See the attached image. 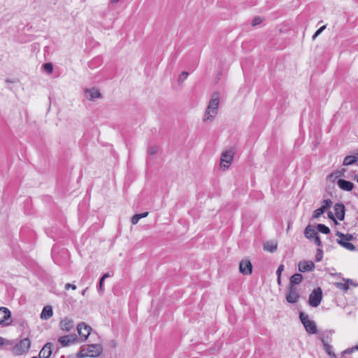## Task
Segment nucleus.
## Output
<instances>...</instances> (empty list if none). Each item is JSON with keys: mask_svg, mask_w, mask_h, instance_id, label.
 <instances>
[{"mask_svg": "<svg viewBox=\"0 0 358 358\" xmlns=\"http://www.w3.org/2000/svg\"><path fill=\"white\" fill-rule=\"evenodd\" d=\"M299 299V294L296 287L289 286V291L286 295V300L289 303H296Z\"/></svg>", "mask_w": 358, "mask_h": 358, "instance_id": "7", "label": "nucleus"}, {"mask_svg": "<svg viewBox=\"0 0 358 358\" xmlns=\"http://www.w3.org/2000/svg\"><path fill=\"white\" fill-rule=\"evenodd\" d=\"M189 76V73L187 72V71H182L180 75L178 77V82L180 83L184 82L185 80L187 79V78Z\"/></svg>", "mask_w": 358, "mask_h": 358, "instance_id": "31", "label": "nucleus"}, {"mask_svg": "<svg viewBox=\"0 0 358 358\" xmlns=\"http://www.w3.org/2000/svg\"><path fill=\"white\" fill-rule=\"evenodd\" d=\"M334 285L337 288L343 290L345 292H347L349 289L348 283H347L345 281L337 282H335Z\"/></svg>", "mask_w": 358, "mask_h": 358, "instance_id": "25", "label": "nucleus"}, {"mask_svg": "<svg viewBox=\"0 0 358 358\" xmlns=\"http://www.w3.org/2000/svg\"><path fill=\"white\" fill-rule=\"evenodd\" d=\"M355 350H357V345L353 348H348V349L345 350L343 353V354H351Z\"/></svg>", "mask_w": 358, "mask_h": 358, "instance_id": "35", "label": "nucleus"}, {"mask_svg": "<svg viewBox=\"0 0 358 358\" xmlns=\"http://www.w3.org/2000/svg\"><path fill=\"white\" fill-rule=\"evenodd\" d=\"M283 270H284V266H283L282 264H280V265L278 266V269H277V271H276V275H277L278 276H281V273H282V272L283 271Z\"/></svg>", "mask_w": 358, "mask_h": 358, "instance_id": "41", "label": "nucleus"}, {"mask_svg": "<svg viewBox=\"0 0 358 358\" xmlns=\"http://www.w3.org/2000/svg\"><path fill=\"white\" fill-rule=\"evenodd\" d=\"M278 285H280L281 284V276H278Z\"/></svg>", "mask_w": 358, "mask_h": 358, "instance_id": "47", "label": "nucleus"}, {"mask_svg": "<svg viewBox=\"0 0 358 358\" xmlns=\"http://www.w3.org/2000/svg\"><path fill=\"white\" fill-rule=\"evenodd\" d=\"M343 281H345L347 283H348V285H349V286H350V285H352V286H354V287H357V286H358V283H355V282H353V280H351V279H345V278H344V279H343Z\"/></svg>", "mask_w": 358, "mask_h": 358, "instance_id": "40", "label": "nucleus"}, {"mask_svg": "<svg viewBox=\"0 0 358 358\" xmlns=\"http://www.w3.org/2000/svg\"><path fill=\"white\" fill-rule=\"evenodd\" d=\"M336 217L342 221L345 218V206L341 203H337L334 206Z\"/></svg>", "mask_w": 358, "mask_h": 358, "instance_id": "14", "label": "nucleus"}, {"mask_svg": "<svg viewBox=\"0 0 358 358\" xmlns=\"http://www.w3.org/2000/svg\"><path fill=\"white\" fill-rule=\"evenodd\" d=\"M10 311L5 307L0 308V324H8V320L10 318Z\"/></svg>", "mask_w": 358, "mask_h": 358, "instance_id": "15", "label": "nucleus"}, {"mask_svg": "<svg viewBox=\"0 0 358 358\" xmlns=\"http://www.w3.org/2000/svg\"><path fill=\"white\" fill-rule=\"evenodd\" d=\"M328 217L330 219V220H332L335 224H338V222L336 221V216L334 215L333 213L331 211H329L328 213Z\"/></svg>", "mask_w": 358, "mask_h": 358, "instance_id": "38", "label": "nucleus"}, {"mask_svg": "<svg viewBox=\"0 0 358 358\" xmlns=\"http://www.w3.org/2000/svg\"><path fill=\"white\" fill-rule=\"evenodd\" d=\"M336 235L338 237H339L340 238H344L345 241H352L354 238L352 234H344L340 231H337Z\"/></svg>", "mask_w": 358, "mask_h": 358, "instance_id": "27", "label": "nucleus"}, {"mask_svg": "<svg viewBox=\"0 0 358 358\" xmlns=\"http://www.w3.org/2000/svg\"><path fill=\"white\" fill-rule=\"evenodd\" d=\"M3 344V338L0 337V345Z\"/></svg>", "mask_w": 358, "mask_h": 358, "instance_id": "49", "label": "nucleus"}, {"mask_svg": "<svg viewBox=\"0 0 358 358\" xmlns=\"http://www.w3.org/2000/svg\"><path fill=\"white\" fill-rule=\"evenodd\" d=\"M140 220V217H139V215L138 214H136L134 215L132 217H131V223L133 224H136L138 221Z\"/></svg>", "mask_w": 358, "mask_h": 358, "instance_id": "34", "label": "nucleus"}, {"mask_svg": "<svg viewBox=\"0 0 358 358\" xmlns=\"http://www.w3.org/2000/svg\"><path fill=\"white\" fill-rule=\"evenodd\" d=\"M43 69L48 73H52L53 71V66L51 63H45L43 64Z\"/></svg>", "mask_w": 358, "mask_h": 358, "instance_id": "30", "label": "nucleus"}, {"mask_svg": "<svg viewBox=\"0 0 358 358\" xmlns=\"http://www.w3.org/2000/svg\"><path fill=\"white\" fill-rule=\"evenodd\" d=\"M119 1H120V0H110V3H111L112 4H115V3H117Z\"/></svg>", "mask_w": 358, "mask_h": 358, "instance_id": "48", "label": "nucleus"}, {"mask_svg": "<svg viewBox=\"0 0 358 358\" xmlns=\"http://www.w3.org/2000/svg\"><path fill=\"white\" fill-rule=\"evenodd\" d=\"M263 20L260 17H255L252 21V26L255 27L256 25H258L262 22Z\"/></svg>", "mask_w": 358, "mask_h": 358, "instance_id": "33", "label": "nucleus"}, {"mask_svg": "<svg viewBox=\"0 0 358 358\" xmlns=\"http://www.w3.org/2000/svg\"><path fill=\"white\" fill-rule=\"evenodd\" d=\"M85 96L87 99L94 101L96 99L100 98L101 94L100 91L96 88L85 89L84 91Z\"/></svg>", "mask_w": 358, "mask_h": 358, "instance_id": "13", "label": "nucleus"}, {"mask_svg": "<svg viewBox=\"0 0 358 358\" xmlns=\"http://www.w3.org/2000/svg\"><path fill=\"white\" fill-rule=\"evenodd\" d=\"M322 299V291L320 287L315 289L309 295L308 304L311 307H317Z\"/></svg>", "mask_w": 358, "mask_h": 358, "instance_id": "4", "label": "nucleus"}, {"mask_svg": "<svg viewBox=\"0 0 358 358\" xmlns=\"http://www.w3.org/2000/svg\"><path fill=\"white\" fill-rule=\"evenodd\" d=\"M59 327L62 331L69 332L74 329L75 322L72 318L65 317L59 322Z\"/></svg>", "mask_w": 358, "mask_h": 358, "instance_id": "6", "label": "nucleus"}, {"mask_svg": "<svg viewBox=\"0 0 358 358\" xmlns=\"http://www.w3.org/2000/svg\"><path fill=\"white\" fill-rule=\"evenodd\" d=\"M239 271L243 275H250L252 271V266L250 260L243 259L240 262Z\"/></svg>", "mask_w": 358, "mask_h": 358, "instance_id": "10", "label": "nucleus"}, {"mask_svg": "<svg viewBox=\"0 0 358 358\" xmlns=\"http://www.w3.org/2000/svg\"><path fill=\"white\" fill-rule=\"evenodd\" d=\"M321 341L323 343L324 350L329 356H333L336 357V355L333 351V347L332 345L328 344L323 338H321Z\"/></svg>", "mask_w": 358, "mask_h": 358, "instance_id": "22", "label": "nucleus"}, {"mask_svg": "<svg viewBox=\"0 0 358 358\" xmlns=\"http://www.w3.org/2000/svg\"><path fill=\"white\" fill-rule=\"evenodd\" d=\"M87 289H88V288H87V287L86 289H83V290L82 291V292H81V294H82L83 296H85V295L86 294V292H87Z\"/></svg>", "mask_w": 358, "mask_h": 358, "instance_id": "46", "label": "nucleus"}, {"mask_svg": "<svg viewBox=\"0 0 358 358\" xmlns=\"http://www.w3.org/2000/svg\"><path fill=\"white\" fill-rule=\"evenodd\" d=\"M313 239L317 245L320 246L322 245V242L318 235L315 236Z\"/></svg>", "mask_w": 358, "mask_h": 358, "instance_id": "43", "label": "nucleus"}, {"mask_svg": "<svg viewBox=\"0 0 358 358\" xmlns=\"http://www.w3.org/2000/svg\"><path fill=\"white\" fill-rule=\"evenodd\" d=\"M299 319L306 331L309 334H314L317 333V329L316 323L313 320H310L308 315L301 312L299 314Z\"/></svg>", "mask_w": 358, "mask_h": 358, "instance_id": "3", "label": "nucleus"}, {"mask_svg": "<svg viewBox=\"0 0 358 358\" xmlns=\"http://www.w3.org/2000/svg\"><path fill=\"white\" fill-rule=\"evenodd\" d=\"M103 282L104 280L101 278H100L99 280V292H100V294H103V290H104V288H103Z\"/></svg>", "mask_w": 358, "mask_h": 358, "instance_id": "36", "label": "nucleus"}, {"mask_svg": "<svg viewBox=\"0 0 358 358\" xmlns=\"http://www.w3.org/2000/svg\"><path fill=\"white\" fill-rule=\"evenodd\" d=\"M357 157L355 156L348 155V156H346L344 158L343 164L344 166L352 165V164H354L357 162Z\"/></svg>", "mask_w": 358, "mask_h": 358, "instance_id": "23", "label": "nucleus"}, {"mask_svg": "<svg viewBox=\"0 0 358 358\" xmlns=\"http://www.w3.org/2000/svg\"><path fill=\"white\" fill-rule=\"evenodd\" d=\"M157 147H155V146H152V147H150L148 150V153L150 155H155L157 152Z\"/></svg>", "mask_w": 358, "mask_h": 358, "instance_id": "39", "label": "nucleus"}, {"mask_svg": "<svg viewBox=\"0 0 358 358\" xmlns=\"http://www.w3.org/2000/svg\"><path fill=\"white\" fill-rule=\"evenodd\" d=\"M31 346V341L29 338H24L16 345L15 350L18 354L27 352Z\"/></svg>", "mask_w": 358, "mask_h": 358, "instance_id": "9", "label": "nucleus"}, {"mask_svg": "<svg viewBox=\"0 0 358 358\" xmlns=\"http://www.w3.org/2000/svg\"><path fill=\"white\" fill-rule=\"evenodd\" d=\"M303 280V276L300 273H295L290 278L289 286H294L299 285Z\"/></svg>", "mask_w": 358, "mask_h": 358, "instance_id": "21", "label": "nucleus"}, {"mask_svg": "<svg viewBox=\"0 0 358 358\" xmlns=\"http://www.w3.org/2000/svg\"><path fill=\"white\" fill-rule=\"evenodd\" d=\"M139 215L140 219L146 217L148 215V212H145L141 214H138Z\"/></svg>", "mask_w": 358, "mask_h": 358, "instance_id": "44", "label": "nucleus"}, {"mask_svg": "<svg viewBox=\"0 0 358 358\" xmlns=\"http://www.w3.org/2000/svg\"><path fill=\"white\" fill-rule=\"evenodd\" d=\"M357 182H358V177L357 178Z\"/></svg>", "mask_w": 358, "mask_h": 358, "instance_id": "50", "label": "nucleus"}, {"mask_svg": "<svg viewBox=\"0 0 358 358\" xmlns=\"http://www.w3.org/2000/svg\"><path fill=\"white\" fill-rule=\"evenodd\" d=\"M317 234L311 225H308L304 230V236L308 239H313Z\"/></svg>", "mask_w": 358, "mask_h": 358, "instance_id": "19", "label": "nucleus"}, {"mask_svg": "<svg viewBox=\"0 0 358 358\" xmlns=\"http://www.w3.org/2000/svg\"><path fill=\"white\" fill-rule=\"evenodd\" d=\"M58 341L64 347L69 346L77 341V336L76 334H70L61 336L59 337Z\"/></svg>", "mask_w": 358, "mask_h": 358, "instance_id": "11", "label": "nucleus"}, {"mask_svg": "<svg viewBox=\"0 0 358 358\" xmlns=\"http://www.w3.org/2000/svg\"><path fill=\"white\" fill-rule=\"evenodd\" d=\"M315 266L314 262L312 261H301L298 264V268L300 272H308V271H312L314 270Z\"/></svg>", "mask_w": 358, "mask_h": 358, "instance_id": "12", "label": "nucleus"}, {"mask_svg": "<svg viewBox=\"0 0 358 358\" xmlns=\"http://www.w3.org/2000/svg\"><path fill=\"white\" fill-rule=\"evenodd\" d=\"M277 243L274 242H267L264 244V249L265 250L273 252L277 250Z\"/></svg>", "mask_w": 358, "mask_h": 358, "instance_id": "24", "label": "nucleus"}, {"mask_svg": "<svg viewBox=\"0 0 358 358\" xmlns=\"http://www.w3.org/2000/svg\"><path fill=\"white\" fill-rule=\"evenodd\" d=\"M52 343H46L39 352L40 358H50L52 353Z\"/></svg>", "mask_w": 358, "mask_h": 358, "instance_id": "16", "label": "nucleus"}, {"mask_svg": "<svg viewBox=\"0 0 358 358\" xmlns=\"http://www.w3.org/2000/svg\"><path fill=\"white\" fill-rule=\"evenodd\" d=\"M103 348L99 344H92L81 348L77 353L78 358H84L87 357H96L101 354Z\"/></svg>", "mask_w": 358, "mask_h": 358, "instance_id": "2", "label": "nucleus"}, {"mask_svg": "<svg viewBox=\"0 0 358 358\" xmlns=\"http://www.w3.org/2000/svg\"><path fill=\"white\" fill-rule=\"evenodd\" d=\"M323 258V251L322 249L319 248L317 250L316 254H315V261L317 262H320L322 261Z\"/></svg>", "mask_w": 358, "mask_h": 358, "instance_id": "29", "label": "nucleus"}, {"mask_svg": "<svg viewBox=\"0 0 358 358\" xmlns=\"http://www.w3.org/2000/svg\"><path fill=\"white\" fill-rule=\"evenodd\" d=\"M109 277H110V274L108 273H104L101 278L103 279V280H105L106 278H109Z\"/></svg>", "mask_w": 358, "mask_h": 358, "instance_id": "45", "label": "nucleus"}, {"mask_svg": "<svg viewBox=\"0 0 358 358\" xmlns=\"http://www.w3.org/2000/svg\"><path fill=\"white\" fill-rule=\"evenodd\" d=\"M324 213V211L321 208H319L313 212V217L317 218L320 217Z\"/></svg>", "mask_w": 358, "mask_h": 358, "instance_id": "32", "label": "nucleus"}, {"mask_svg": "<svg viewBox=\"0 0 358 358\" xmlns=\"http://www.w3.org/2000/svg\"><path fill=\"white\" fill-rule=\"evenodd\" d=\"M325 26H322L319 29H317L315 34L313 35V38L315 39L318 35H320L322 33V31L325 29Z\"/></svg>", "mask_w": 358, "mask_h": 358, "instance_id": "37", "label": "nucleus"}, {"mask_svg": "<svg viewBox=\"0 0 358 358\" xmlns=\"http://www.w3.org/2000/svg\"><path fill=\"white\" fill-rule=\"evenodd\" d=\"M220 103V94L218 92L213 93L211 99L208 103L206 112L204 113L203 121L205 123H210L216 117Z\"/></svg>", "mask_w": 358, "mask_h": 358, "instance_id": "1", "label": "nucleus"}, {"mask_svg": "<svg viewBox=\"0 0 358 358\" xmlns=\"http://www.w3.org/2000/svg\"><path fill=\"white\" fill-rule=\"evenodd\" d=\"M357 350H358V345H357Z\"/></svg>", "mask_w": 358, "mask_h": 358, "instance_id": "51", "label": "nucleus"}, {"mask_svg": "<svg viewBox=\"0 0 358 358\" xmlns=\"http://www.w3.org/2000/svg\"><path fill=\"white\" fill-rule=\"evenodd\" d=\"M76 286L75 285L71 284V283H66L65 285V289L68 290L69 289H72L73 290L76 289Z\"/></svg>", "mask_w": 358, "mask_h": 358, "instance_id": "42", "label": "nucleus"}, {"mask_svg": "<svg viewBox=\"0 0 358 358\" xmlns=\"http://www.w3.org/2000/svg\"><path fill=\"white\" fill-rule=\"evenodd\" d=\"M357 157H358V152H357Z\"/></svg>", "mask_w": 358, "mask_h": 358, "instance_id": "53", "label": "nucleus"}, {"mask_svg": "<svg viewBox=\"0 0 358 358\" xmlns=\"http://www.w3.org/2000/svg\"><path fill=\"white\" fill-rule=\"evenodd\" d=\"M317 230L324 234H328L330 233V229L328 227L323 224H318L317 226Z\"/></svg>", "mask_w": 358, "mask_h": 358, "instance_id": "26", "label": "nucleus"}, {"mask_svg": "<svg viewBox=\"0 0 358 358\" xmlns=\"http://www.w3.org/2000/svg\"><path fill=\"white\" fill-rule=\"evenodd\" d=\"M32 358H37V357H32Z\"/></svg>", "mask_w": 358, "mask_h": 358, "instance_id": "52", "label": "nucleus"}, {"mask_svg": "<svg viewBox=\"0 0 358 358\" xmlns=\"http://www.w3.org/2000/svg\"><path fill=\"white\" fill-rule=\"evenodd\" d=\"M332 205V201L330 199H324L322 202L321 208L325 212Z\"/></svg>", "mask_w": 358, "mask_h": 358, "instance_id": "28", "label": "nucleus"}, {"mask_svg": "<svg viewBox=\"0 0 358 358\" xmlns=\"http://www.w3.org/2000/svg\"><path fill=\"white\" fill-rule=\"evenodd\" d=\"M337 185L340 189L347 192L351 191L354 187L352 182L344 179H339L337 182Z\"/></svg>", "mask_w": 358, "mask_h": 358, "instance_id": "17", "label": "nucleus"}, {"mask_svg": "<svg viewBox=\"0 0 358 358\" xmlns=\"http://www.w3.org/2000/svg\"><path fill=\"white\" fill-rule=\"evenodd\" d=\"M234 152L229 150L223 152L220 157V167L224 170L227 169L233 162Z\"/></svg>", "mask_w": 358, "mask_h": 358, "instance_id": "5", "label": "nucleus"}, {"mask_svg": "<svg viewBox=\"0 0 358 358\" xmlns=\"http://www.w3.org/2000/svg\"><path fill=\"white\" fill-rule=\"evenodd\" d=\"M77 331L80 337L83 341H85L90 336L92 328L89 325H87L85 323L81 322L78 324Z\"/></svg>", "mask_w": 358, "mask_h": 358, "instance_id": "8", "label": "nucleus"}, {"mask_svg": "<svg viewBox=\"0 0 358 358\" xmlns=\"http://www.w3.org/2000/svg\"><path fill=\"white\" fill-rule=\"evenodd\" d=\"M337 243L348 250L354 251L355 250V245L349 243L348 241H345L344 238L338 240Z\"/></svg>", "mask_w": 358, "mask_h": 358, "instance_id": "20", "label": "nucleus"}, {"mask_svg": "<svg viewBox=\"0 0 358 358\" xmlns=\"http://www.w3.org/2000/svg\"><path fill=\"white\" fill-rule=\"evenodd\" d=\"M53 315L52 308L50 306H45L41 313L40 317L41 320H48Z\"/></svg>", "mask_w": 358, "mask_h": 358, "instance_id": "18", "label": "nucleus"}]
</instances>
